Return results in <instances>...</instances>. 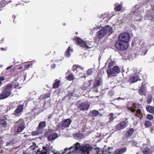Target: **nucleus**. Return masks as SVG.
Returning <instances> with one entry per match:
<instances>
[{"label": "nucleus", "instance_id": "nucleus-64", "mask_svg": "<svg viewBox=\"0 0 154 154\" xmlns=\"http://www.w3.org/2000/svg\"><path fill=\"white\" fill-rule=\"evenodd\" d=\"M2 84V82L1 81H0V86H1Z\"/></svg>", "mask_w": 154, "mask_h": 154}, {"label": "nucleus", "instance_id": "nucleus-37", "mask_svg": "<svg viewBox=\"0 0 154 154\" xmlns=\"http://www.w3.org/2000/svg\"><path fill=\"white\" fill-rule=\"evenodd\" d=\"M95 70L94 68H91L86 71V74L88 75H90L91 74L92 72Z\"/></svg>", "mask_w": 154, "mask_h": 154}, {"label": "nucleus", "instance_id": "nucleus-53", "mask_svg": "<svg viewBox=\"0 0 154 154\" xmlns=\"http://www.w3.org/2000/svg\"><path fill=\"white\" fill-rule=\"evenodd\" d=\"M5 79L4 77L2 76L0 77V81H3Z\"/></svg>", "mask_w": 154, "mask_h": 154}, {"label": "nucleus", "instance_id": "nucleus-12", "mask_svg": "<svg viewBox=\"0 0 154 154\" xmlns=\"http://www.w3.org/2000/svg\"><path fill=\"white\" fill-rule=\"evenodd\" d=\"M129 110L132 112H134V114L136 116L139 117L140 119L141 118V117H142L143 114L140 109H138L136 110L135 112L136 109L133 108L131 107Z\"/></svg>", "mask_w": 154, "mask_h": 154}, {"label": "nucleus", "instance_id": "nucleus-55", "mask_svg": "<svg viewBox=\"0 0 154 154\" xmlns=\"http://www.w3.org/2000/svg\"><path fill=\"white\" fill-rule=\"evenodd\" d=\"M55 64H53L51 66V68L52 69H54L55 68Z\"/></svg>", "mask_w": 154, "mask_h": 154}, {"label": "nucleus", "instance_id": "nucleus-10", "mask_svg": "<svg viewBox=\"0 0 154 154\" xmlns=\"http://www.w3.org/2000/svg\"><path fill=\"white\" fill-rule=\"evenodd\" d=\"M67 127V119H65L62 121L61 123H58L57 125V128L59 129L63 130Z\"/></svg>", "mask_w": 154, "mask_h": 154}, {"label": "nucleus", "instance_id": "nucleus-62", "mask_svg": "<svg viewBox=\"0 0 154 154\" xmlns=\"http://www.w3.org/2000/svg\"><path fill=\"white\" fill-rule=\"evenodd\" d=\"M3 143H4V142L3 141H1V145H2Z\"/></svg>", "mask_w": 154, "mask_h": 154}, {"label": "nucleus", "instance_id": "nucleus-28", "mask_svg": "<svg viewBox=\"0 0 154 154\" xmlns=\"http://www.w3.org/2000/svg\"><path fill=\"white\" fill-rule=\"evenodd\" d=\"M145 18L144 19L147 20H152V16L151 14V13L149 12L148 11L146 13V14L145 15Z\"/></svg>", "mask_w": 154, "mask_h": 154}, {"label": "nucleus", "instance_id": "nucleus-11", "mask_svg": "<svg viewBox=\"0 0 154 154\" xmlns=\"http://www.w3.org/2000/svg\"><path fill=\"white\" fill-rule=\"evenodd\" d=\"M89 107V104L87 102L82 103L79 105V108L82 111H85L88 110Z\"/></svg>", "mask_w": 154, "mask_h": 154}, {"label": "nucleus", "instance_id": "nucleus-32", "mask_svg": "<svg viewBox=\"0 0 154 154\" xmlns=\"http://www.w3.org/2000/svg\"><path fill=\"white\" fill-rule=\"evenodd\" d=\"M139 93L141 95H145L144 87V86H143V84L142 85V86L139 90Z\"/></svg>", "mask_w": 154, "mask_h": 154}, {"label": "nucleus", "instance_id": "nucleus-42", "mask_svg": "<svg viewBox=\"0 0 154 154\" xmlns=\"http://www.w3.org/2000/svg\"><path fill=\"white\" fill-rule=\"evenodd\" d=\"M52 146H51V147H50L48 146L47 147V149L45 152H47V153H48V154H50V151H52Z\"/></svg>", "mask_w": 154, "mask_h": 154}, {"label": "nucleus", "instance_id": "nucleus-25", "mask_svg": "<svg viewBox=\"0 0 154 154\" xmlns=\"http://www.w3.org/2000/svg\"><path fill=\"white\" fill-rule=\"evenodd\" d=\"M100 17H102L103 19H104L105 18H107L109 20L110 19L111 17L110 15L109 14L108 12L105 13L103 14H100L99 16Z\"/></svg>", "mask_w": 154, "mask_h": 154}, {"label": "nucleus", "instance_id": "nucleus-24", "mask_svg": "<svg viewBox=\"0 0 154 154\" xmlns=\"http://www.w3.org/2000/svg\"><path fill=\"white\" fill-rule=\"evenodd\" d=\"M55 82L53 84L52 88L54 89H56L58 88L60 85L61 82L60 80H58L56 79L55 81Z\"/></svg>", "mask_w": 154, "mask_h": 154}, {"label": "nucleus", "instance_id": "nucleus-36", "mask_svg": "<svg viewBox=\"0 0 154 154\" xmlns=\"http://www.w3.org/2000/svg\"><path fill=\"white\" fill-rule=\"evenodd\" d=\"M112 68L115 73H119L120 71V69L118 66H114Z\"/></svg>", "mask_w": 154, "mask_h": 154}, {"label": "nucleus", "instance_id": "nucleus-63", "mask_svg": "<svg viewBox=\"0 0 154 154\" xmlns=\"http://www.w3.org/2000/svg\"><path fill=\"white\" fill-rule=\"evenodd\" d=\"M22 66H20L19 68V69H22Z\"/></svg>", "mask_w": 154, "mask_h": 154}, {"label": "nucleus", "instance_id": "nucleus-50", "mask_svg": "<svg viewBox=\"0 0 154 154\" xmlns=\"http://www.w3.org/2000/svg\"><path fill=\"white\" fill-rule=\"evenodd\" d=\"M7 49V47H5V48H1L0 49L1 51H6Z\"/></svg>", "mask_w": 154, "mask_h": 154}, {"label": "nucleus", "instance_id": "nucleus-27", "mask_svg": "<svg viewBox=\"0 0 154 154\" xmlns=\"http://www.w3.org/2000/svg\"><path fill=\"white\" fill-rule=\"evenodd\" d=\"M134 131V129L132 128H131L127 131L126 133V136L127 137H131Z\"/></svg>", "mask_w": 154, "mask_h": 154}, {"label": "nucleus", "instance_id": "nucleus-58", "mask_svg": "<svg viewBox=\"0 0 154 154\" xmlns=\"http://www.w3.org/2000/svg\"><path fill=\"white\" fill-rule=\"evenodd\" d=\"M132 144L134 146H136L137 144V143H136V142H134L133 143H132Z\"/></svg>", "mask_w": 154, "mask_h": 154}, {"label": "nucleus", "instance_id": "nucleus-4", "mask_svg": "<svg viewBox=\"0 0 154 154\" xmlns=\"http://www.w3.org/2000/svg\"><path fill=\"white\" fill-rule=\"evenodd\" d=\"M16 124L17 126V133L21 132L26 127L25 122L22 119H19L16 122Z\"/></svg>", "mask_w": 154, "mask_h": 154}, {"label": "nucleus", "instance_id": "nucleus-18", "mask_svg": "<svg viewBox=\"0 0 154 154\" xmlns=\"http://www.w3.org/2000/svg\"><path fill=\"white\" fill-rule=\"evenodd\" d=\"M43 130L38 128L36 130L32 132L31 134L33 136H36L41 134L42 133Z\"/></svg>", "mask_w": 154, "mask_h": 154}, {"label": "nucleus", "instance_id": "nucleus-51", "mask_svg": "<svg viewBox=\"0 0 154 154\" xmlns=\"http://www.w3.org/2000/svg\"><path fill=\"white\" fill-rule=\"evenodd\" d=\"M31 65H32L30 64H26L24 65V67L25 68H27L30 66Z\"/></svg>", "mask_w": 154, "mask_h": 154}, {"label": "nucleus", "instance_id": "nucleus-52", "mask_svg": "<svg viewBox=\"0 0 154 154\" xmlns=\"http://www.w3.org/2000/svg\"><path fill=\"white\" fill-rule=\"evenodd\" d=\"M13 144V143L11 141L10 142L8 143H7V144H6V145L7 146H9V145H12Z\"/></svg>", "mask_w": 154, "mask_h": 154}, {"label": "nucleus", "instance_id": "nucleus-9", "mask_svg": "<svg viewBox=\"0 0 154 154\" xmlns=\"http://www.w3.org/2000/svg\"><path fill=\"white\" fill-rule=\"evenodd\" d=\"M141 48L144 51V54H146L148 50L151 47L150 43L147 41H145L141 45Z\"/></svg>", "mask_w": 154, "mask_h": 154}, {"label": "nucleus", "instance_id": "nucleus-15", "mask_svg": "<svg viewBox=\"0 0 154 154\" xmlns=\"http://www.w3.org/2000/svg\"><path fill=\"white\" fill-rule=\"evenodd\" d=\"M127 124L126 122H123L117 125L116 129L117 130H119L125 128Z\"/></svg>", "mask_w": 154, "mask_h": 154}, {"label": "nucleus", "instance_id": "nucleus-33", "mask_svg": "<svg viewBox=\"0 0 154 154\" xmlns=\"http://www.w3.org/2000/svg\"><path fill=\"white\" fill-rule=\"evenodd\" d=\"M108 116L109 119V122L112 121L116 117L115 114L113 113L109 114L108 115Z\"/></svg>", "mask_w": 154, "mask_h": 154}, {"label": "nucleus", "instance_id": "nucleus-54", "mask_svg": "<svg viewBox=\"0 0 154 154\" xmlns=\"http://www.w3.org/2000/svg\"><path fill=\"white\" fill-rule=\"evenodd\" d=\"M71 120L70 119H68V127L69 126V125L71 124Z\"/></svg>", "mask_w": 154, "mask_h": 154}, {"label": "nucleus", "instance_id": "nucleus-31", "mask_svg": "<svg viewBox=\"0 0 154 154\" xmlns=\"http://www.w3.org/2000/svg\"><path fill=\"white\" fill-rule=\"evenodd\" d=\"M7 125V122L3 119H0V127H5Z\"/></svg>", "mask_w": 154, "mask_h": 154}, {"label": "nucleus", "instance_id": "nucleus-1", "mask_svg": "<svg viewBox=\"0 0 154 154\" xmlns=\"http://www.w3.org/2000/svg\"><path fill=\"white\" fill-rule=\"evenodd\" d=\"M92 149L89 144L81 145L79 143H76L75 144L68 148L69 150V153L75 154L80 153L81 154H89L90 151Z\"/></svg>", "mask_w": 154, "mask_h": 154}, {"label": "nucleus", "instance_id": "nucleus-23", "mask_svg": "<svg viewBox=\"0 0 154 154\" xmlns=\"http://www.w3.org/2000/svg\"><path fill=\"white\" fill-rule=\"evenodd\" d=\"M142 152L143 154H151L152 151L150 148L146 147L142 150Z\"/></svg>", "mask_w": 154, "mask_h": 154}, {"label": "nucleus", "instance_id": "nucleus-61", "mask_svg": "<svg viewBox=\"0 0 154 154\" xmlns=\"http://www.w3.org/2000/svg\"><path fill=\"white\" fill-rule=\"evenodd\" d=\"M65 54L66 56H67V49H66L65 52Z\"/></svg>", "mask_w": 154, "mask_h": 154}, {"label": "nucleus", "instance_id": "nucleus-20", "mask_svg": "<svg viewBox=\"0 0 154 154\" xmlns=\"http://www.w3.org/2000/svg\"><path fill=\"white\" fill-rule=\"evenodd\" d=\"M23 105H21L17 108L15 111V113L17 114H18L19 113L23 111Z\"/></svg>", "mask_w": 154, "mask_h": 154}, {"label": "nucleus", "instance_id": "nucleus-44", "mask_svg": "<svg viewBox=\"0 0 154 154\" xmlns=\"http://www.w3.org/2000/svg\"><path fill=\"white\" fill-rule=\"evenodd\" d=\"M37 152L36 154H47V152L43 150L40 151L39 149H38Z\"/></svg>", "mask_w": 154, "mask_h": 154}, {"label": "nucleus", "instance_id": "nucleus-3", "mask_svg": "<svg viewBox=\"0 0 154 154\" xmlns=\"http://www.w3.org/2000/svg\"><path fill=\"white\" fill-rule=\"evenodd\" d=\"M13 85L8 84L3 88L2 92L0 94V99H4L10 96L11 94Z\"/></svg>", "mask_w": 154, "mask_h": 154}, {"label": "nucleus", "instance_id": "nucleus-34", "mask_svg": "<svg viewBox=\"0 0 154 154\" xmlns=\"http://www.w3.org/2000/svg\"><path fill=\"white\" fill-rule=\"evenodd\" d=\"M102 81L101 80H97L94 83V87H95L97 86H100L102 83Z\"/></svg>", "mask_w": 154, "mask_h": 154}, {"label": "nucleus", "instance_id": "nucleus-30", "mask_svg": "<svg viewBox=\"0 0 154 154\" xmlns=\"http://www.w3.org/2000/svg\"><path fill=\"white\" fill-rule=\"evenodd\" d=\"M46 125V122L45 121H42L40 122L38 124V128L40 129L44 128Z\"/></svg>", "mask_w": 154, "mask_h": 154}, {"label": "nucleus", "instance_id": "nucleus-26", "mask_svg": "<svg viewBox=\"0 0 154 154\" xmlns=\"http://www.w3.org/2000/svg\"><path fill=\"white\" fill-rule=\"evenodd\" d=\"M115 6V10L117 11H120L121 10L122 6V5L121 4L119 5L117 3H116Z\"/></svg>", "mask_w": 154, "mask_h": 154}, {"label": "nucleus", "instance_id": "nucleus-29", "mask_svg": "<svg viewBox=\"0 0 154 154\" xmlns=\"http://www.w3.org/2000/svg\"><path fill=\"white\" fill-rule=\"evenodd\" d=\"M146 110L149 112L154 114V107L149 106L146 107Z\"/></svg>", "mask_w": 154, "mask_h": 154}, {"label": "nucleus", "instance_id": "nucleus-22", "mask_svg": "<svg viewBox=\"0 0 154 154\" xmlns=\"http://www.w3.org/2000/svg\"><path fill=\"white\" fill-rule=\"evenodd\" d=\"M126 151V148H124L115 151L113 154H122Z\"/></svg>", "mask_w": 154, "mask_h": 154}, {"label": "nucleus", "instance_id": "nucleus-7", "mask_svg": "<svg viewBox=\"0 0 154 154\" xmlns=\"http://www.w3.org/2000/svg\"><path fill=\"white\" fill-rule=\"evenodd\" d=\"M78 45L82 46L85 48H89L91 47L92 45L88 43H85L82 40L79 38H76L75 39Z\"/></svg>", "mask_w": 154, "mask_h": 154}, {"label": "nucleus", "instance_id": "nucleus-2", "mask_svg": "<svg viewBox=\"0 0 154 154\" xmlns=\"http://www.w3.org/2000/svg\"><path fill=\"white\" fill-rule=\"evenodd\" d=\"M112 32V29L110 26L107 25L100 29L97 32V36L101 38L110 35Z\"/></svg>", "mask_w": 154, "mask_h": 154}, {"label": "nucleus", "instance_id": "nucleus-56", "mask_svg": "<svg viewBox=\"0 0 154 154\" xmlns=\"http://www.w3.org/2000/svg\"><path fill=\"white\" fill-rule=\"evenodd\" d=\"M52 114H50V115H49V116H48V119H51L52 117Z\"/></svg>", "mask_w": 154, "mask_h": 154}, {"label": "nucleus", "instance_id": "nucleus-60", "mask_svg": "<svg viewBox=\"0 0 154 154\" xmlns=\"http://www.w3.org/2000/svg\"><path fill=\"white\" fill-rule=\"evenodd\" d=\"M11 67V66H8L6 69H7L8 70L10 69Z\"/></svg>", "mask_w": 154, "mask_h": 154}, {"label": "nucleus", "instance_id": "nucleus-13", "mask_svg": "<svg viewBox=\"0 0 154 154\" xmlns=\"http://www.w3.org/2000/svg\"><path fill=\"white\" fill-rule=\"evenodd\" d=\"M58 137V135L56 133H53L50 134L47 137V139L49 141H52L55 140Z\"/></svg>", "mask_w": 154, "mask_h": 154}, {"label": "nucleus", "instance_id": "nucleus-8", "mask_svg": "<svg viewBox=\"0 0 154 154\" xmlns=\"http://www.w3.org/2000/svg\"><path fill=\"white\" fill-rule=\"evenodd\" d=\"M113 149V148L112 147H109L106 149V147L105 146L104 147L103 150H102L100 148H97L96 150L97 152V154H105L104 153V152L105 151H106V152L110 153L112 150Z\"/></svg>", "mask_w": 154, "mask_h": 154}, {"label": "nucleus", "instance_id": "nucleus-46", "mask_svg": "<svg viewBox=\"0 0 154 154\" xmlns=\"http://www.w3.org/2000/svg\"><path fill=\"white\" fill-rule=\"evenodd\" d=\"M36 144L34 143H33L32 145L30 146V147L32 149V150H34L35 148Z\"/></svg>", "mask_w": 154, "mask_h": 154}, {"label": "nucleus", "instance_id": "nucleus-39", "mask_svg": "<svg viewBox=\"0 0 154 154\" xmlns=\"http://www.w3.org/2000/svg\"><path fill=\"white\" fill-rule=\"evenodd\" d=\"M73 51V49L69 46L68 48V57L72 53Z\"/></svg>", "mask_w": 154, "mask_h": 154}, {"label": "nucleus", "instance_id": "nucleus-47", "mask_svg": "<svg viewBox=\"0 0 154 154\" xmlns=\"http://www.w3.org/2000/svg\"><path fill=\"white\" fill-rule=\"evenodd\" d=\"M132 106L133 107H135V108H140V104L134 103L133 104Z\"/></svg>", "mask_w": 154, "mask_h": 154}, {"label": "nucleus", "instance_id": "nucleus-19", "mask_svg": "<svg viewBox=\"0 0 154 154\" xmlns=\"http://www.w3.org/2000/svg\"><path fill=\"white\" fill-rule=\"evenodd\" d=\"M99 112L97 110H94L91 111L89 115L91 117H96L99 115Z\"/></svg>", "mask_w": 154, "mask_h": 154}, {"label": "nucleus", "instance_id": "nucleus-59", "mask_svg": "<svg viewBox=\"0 0 154 154\" xmlns=\"http://www.w3.org/2000/svg\"><path fill=\"white\" fill-rule=\"evenodd\" d=\"M76 135L77 136H82V135H81V134H80V133H79V134H77Z\"/></svg>", "mask_w": 154, "mask_h": 154}, {"label": "nucleus", "instance_id": "nucleus-21", "mask_svg": "<svg viewBox=\"0 0 154 154\" xmlns=\"http://www.w3.org/2000/svg\"><path fill=\"white\" fill-rule=\"evenodd\" d=\"M92 83V81L90 80L88 81L87 83H85L84 84V87L82 88L83 90H85L87 89L88 88L90 87Z\"/></svg>", "mask_w": 154, "mask_h": 154}, {"label": "nucleus", "instance_id": "nucleus-57", "mask_svg": "<svg viewBox=\"0 0 154 154\" xmlns=\"http://www.w3.org/2000/svg\"><path fill=\"white\" fill-rule=\"evenodd\" d=\"M116 99L117 100H124V98L119 97L118 98H117Z\"/></svg>", "mask_w": 154, "mask_h": 154}, {"label": "nucleus", "instance_id": "nucleus-6", "mask_svg": "<svg viewBox=\"0 0 154 154\" xmlns=\"http://www.w3.org/2000/svg\"><path fill=\"white\" fill-rule=\"evenodd\" d=\"M130 38V35L127 32L123 33L121 34L119 36V40L122 41L126 43H128Z\"/></svg>", "mask_w": 154, "mask_h": 154}, {"label": "nucleus", "instance_id": "nucleus-41", "mask_svg": "<svg viewBox=\"0 0 154 154\" xmlns=\"http://www.w3.org/2000/svg\"><path fill=\"white\" fill-rule=\"evenodd\" d=\"M151 124L152 123L149 121H146L145 122V125L146 127H149L151 126Z\"/></svg>", "mask_w": 154, "mask_h": 154}, {"label": "nucleus", "instance_id": "nucleus-48", "mask_svg": "<svg viewBox=\"0 0 154 154\" xmlns=\"http://www.w3.org/2000/svg\"><path fill=\"white\" fill-rule=\"evenodd\" d=\"M114 63H115V62H110L109 63V67L112 66L114 65Z\"/></svg>", "mask_w": 154, "mask_h": 154}, {"label": "nucleus", "instance_id": "nucleus-49", "mask_svg": "<svg viewBox=\"0 0 154 154\" xmlns=\"http://www.w3.org/2000/svg\"><path fill=\"white\" fill-rule=\"evenodd\" d=\"M48 146V144H46V146H43L42 147V148L43 149L45 150V151L47 149V147Z\"/></svg>", "mask_w": 154, "mask_h": 154}, {"label": "nucleus", "instance_id": "nucleus-35", "mask_svg": "<svg viewBox=\"0 0 154 154\" xmlns=\"http://www.w3.org/2000/svg\"><path fill=\"white\" fill-rule=\"evenodd\" d=\"M67 151V147L66 148L64 149V151L63 152L62 154L60 153L59 152L57 151L56 152H55L54 151H52V152H53L54 154H67L66 153V152Z\"/></svg>", "mask_w": 154, "mask_h": 154}, {"label": "nucleus", "instance_id": "nucleus-16", "mask_svg": "<svg viewBox=\"0 0 154 154\" xmlns=\"http://www.w3.org/2000/svg\"><path fill=\"white\" fill-rule=\"evenodd\" d=\"M51 95L50 92H48L46 94H43L40 95V98L41 100H45L49 97Z\"/></svg>", "mask_w": 154, "mask_h": 154}, {"label": "nucleus", "instance_id": "nucleus-43", "mask_svg": "<svg viewBox=\"0 0 154 154\" xmlns=\"http://www.w3.org/2000/svg\"><path fill=\"white\" fill-rule=\"evenodd\" d=\"M152 96L151 95H150L147 97V102L148 103H150L152 101Z\"/></svg>", "mask_w": 154, "mask_h": 154}, {"label": "nucleus", "instance_id": "nucleus-40", "mask_svg": "<svg viewBox=\"0 0 154 154\" xmlns=\"http://www.w3.org/2000/svg\"><path fill=\"white\" fill-rule=\"evenodd\" d=\"M75 79V77L72 74H70L68 76V80L72 81Z\"/></svg>", "mask_w": 154, "mask_h": 154}, {"label": "nucleus", "instance_id": "nucleus-17", "mask_svg": "<svg viewBox=\"0 0 154 154\" xmlns=\"http://www.w3.org/2000/svg\"><path fill=\"white\" fill-rule=\"evenodd\" d=\"M139 79V77L138 75H135L131 77L129 80L130 82L134 83Z\"/></svg>", "mask_w": 154, "mask_h": 154}, {"label": "nucleus", "instance_id": "nucleus-45", "mask_svg": "<svg viewBox=\"0 0 154 154\" xmlns=\"http://www.w3.org/2000/svg\"><path fill=\"white\" fill-rule=\"evenodd\" d=\"M146 118L147 119L149 120H152L153 118V116L151 114H148L146 116Z\"/></svg>", "mask_w": 154, "mask_h": 154}, {"label": "nucleus", "instance_id": "nucleus-14", "mask_svg": "<svg viewBox=\"0 0 154 154\" xmlns=\"http://www.w3.org/2000/svg\"><path fill=\"white\" fill-rule=\"evenodd\" d=\"M84 68L80 66H77L76 65H74L72 68V70L75 73H77L79 72L80 70H83Z\"/></svg>", "mask_w": 154, "mask_h": 154}, {"label": "nucleus", "instance_id": "nucleus-5", "mask_svg": "<svg viewBox=\"0 0 154 154\" xmlns=\"http://www.w3.org/2000/svg\"><path fill=\"white\" fill-rule=\"evenodd\" d=\"M115 46L118 50H124L127 49L128 48V43L118 40L116 42Z\"/></svg>", "mask_w": 154, "mask_h": 154}, {"label": "nucleus", "instance_id": "nucleus-38", "mask_svg": "<svg viewBox=\"0 0 154 154\" xmlns=\"http://www.w3.org/2000/svg\"><path fill=\"white\" fill-rule=\"evenodd\" d=\"M107 72L108 75H112L115 73L114 72V71L113 68L112 69H108L107 71Z\"/></svg>", "mask_w": 154, "mask_h": 154}]
</instances>
